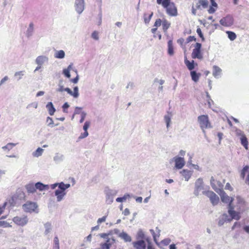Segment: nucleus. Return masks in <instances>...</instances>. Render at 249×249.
<instances>
[{
	"label": "nucleus",
	"mask_w": 249,
	"mask_h": 249,
	"mask_svg": "<svg viewBox=\"0 0 249 249\" xmlns=\"http://www.w3.org/2000/svg\"><path fill=\"white\" fill-rule=\"evenodd\" d=\"M236 199L237 204L233 206L231 204L228 208V213L232 219L239 220L240 218L239 212L244 210L245 202L240 197H237Z\"/></svg>",
	"instance_id": "f257e3e1"
},
{
	"label": "nucleus",
	"mask_w": 249,
	"mask_h": 249,
	"mask_svg": "<svg viewBox=\"0 0 249 249\" xmlns=\"http://www.w3.org/2000/svg\"><path fill=\"white\" fill-rule=\"evenodd\" d=\"M197 121L199 126L204 133H205V129L212 127L211 123L207 115H200L197 118Z\"/></svg>",
	"instance_id": "f03ea898"
},
{
	"label": "nucleus",
	"mask_w": 249,
	"mask_h": 249,
	"mask_svg": "<svg viewBox=\"0 0 249 249\" xmlns=\"http://www.w3.org/2000/svg\"><path fill=\"white\" fill-rule=\"evenodd\" d=\"M202 45L200 43H196L194 46L191 56L193 59H203V53L201 50Z\"/></svg>",
	"instance_id": "7ed1b4c3"
},
{
	"label": "nucleus",
	"mask_w": 249,
	"mask_h": 249,
	"mask_svg": "<svg viewBox=\"0 0 249 249\" xmlns=\"http://www.w3.org/2000/svg\"><path fill=\"white\" fill-rule=\"evenodd\" d=\"M24 211L27 213H32L35 212L36 213H38L37 209L38 205L36 202L27 201L25 204L22 206Z\"/></svg>",
	"instance_id": "20e7f679"
},
{
	"label": "nucleus",
	"mask_w": 249,
	"mask_h": 249,
	"mask_svg": "<svg viewBox=\"0 0 249 249\" xmlns=\"http://www.w3.org/2000/svg\"><path fill=\"white\" fill-rule=\"evenodd\" d=\"M167 14L170 17H176L178 15V9L174 2L171 1L163 7Z\"/></svg>",
	"instance_id": "39448f33"
},
{
	"label": "nucleus",
	"mask_w": 249,
	"mask_h": 249,
	"mask_svg": "<svg viewBox=\"0 0 249 249\" xmlns=\"http://www.w3.org/2000/svg\"><path fill=\"white\" fill-rule=\"evenodd\" d=\"M28 221L27 216L25 215L16 216L13 218V221L14 223L21 227L25 226L28 223Z\"/></svg>",
	"instance_id": "423d86ee"
},
{
	"label": "nucleus",
	"mask_w": 249,
	"mask_h": 249,
	"mask_svg": "<svg viewBox=\"0 0 249 249\" xmlns=\"http://www.w3.org/2000/svg\"><path fill=\"white\" fill-rule=\"evenodd\" d=\"M203 194L210 198V200L213 205H217L219 201V198L213 192L211 191H204Z\"/></svg>",
	"instance_id": "0eeeda50"
},
{
	"label": "nucleus",
	"mask_w": 249,
	"mask_h": 249,
	"mask_svg": "<svg viewBox=\"0 0 249 249\" xmlns=\"http://www.w3.org/2000/svg\"><path fill=\"white\" fill-rule=\"evenodd\" d=\"M57 186L58 187V189L55 190V195L57 196V201H60L62 199V182L52 184L51 188L55 189Z\"/></svg>",
	"instance_id": "6e6552de"
},
{
	"label": "nucleus",
	"mask_w": 249,
	"mask_h": 249,
	"mask_svg": "<svg viewBox=\"0 0 249 249\" xmlns=\"http://www.w3.org/2000/svg\"><path fill=\"white\" fill-rule=\"evenodd\" d=\"M233 18L232 16L227 15L221 18L220 21V24L224 27H230L233 24Z\"/></svg>",
	"instance_id": "1a4fd4ad"
},
{
	"label": "nucleus",
	"mask_w": 249,
	"mask_h": 249,
	"mask_svg": "<svg viewBox=\"0 0 249 249\" xmlns=\"http://www.w3.org/2000/svg\"><path fill=\"white\" fill-rule=\"evenodd\" d=\"M241 177L245 179L246 184L249 186V166L246 165L241 170L240 172Z\"/></svg>",
	"instance_id": "9d476101"
},
{
	"label": "nucleus",
	"mask_w": 249,
	"mask_h": 249,
	"mask_svg": "<svg viewBox=\"0 0 249 249\" xmlns=\"http://www.w3.org/2000/svg\"><path fill=\"white\" fill-rule=\"evenodd\" d=\"M132 245L135 249H145L146 243L144 240H140L133 242Z\"/></svg>",
	"instance_id": "9b49d317"
},
{
	"label": "nucleus",
	"mask_w": 249,
	"mask_h": 249,
	"mask_svg": "<svg viewBox=\"0 0 249 249\" xmlns=\"http://www.w3.org/2000/svg\"><path fill=\"white\" fill-rule=\"evenodd\" d=\"M75 7L76 11L81 13L84 9V0H75Z\"/></svg>",
	"instance_id": "f8f14e48"
},
{
	"label": "nucleus",
	"mask_w": 249,
	"mask_h": 249,
	"mask_svg": "<svg viewBox=\"0 0 249 249\" xmlns=\"http://www.w3.org/2000/svg\"><path fill=\"white\" fill-rule=\"evenodd\" d=\"M221 199L223 202L229 203L228 208H229V206L231 204L232 205V203L233 201V198L228 196L224 192H223L221 195Z\"/></svg>",
	"instance_id": "ddd939ff"
},
{
	"label": "nucleus",
	"mask_w": 249,
	"mask_h": 249,
	"mask_svg": "<svg viewBox=\"0 0 249 249\" xmlns=\"http://www.w3.org/2000/svg\"><path fill=\"white\" fill-rule=\"evenodd\" d=\"M174 159L176 168L180 169L184 166L185 162L183 158L175 157Z\"/></svg>",
	"instance_id": "4468645a"
},
{
	"label": "nucleus",
	"mask_w": 249,
	"mask_h": 249,
	"mask_svg": "<svg viewBox=\"0 0 249 249\" xmlns=\"http://www.w3.org/2000/svg\"><path fill=\"white\" fill-rule=\"evenodd\" d=\"M49 58L45 55H40L36 57V63L37 65H42L48 62Z\"/></svg>",
	"instance_id": "2eb2a0df"
},
{
	"label": "nucleus",
	"mask_w": 249,
	"mask_h": 249,
	"mask_svg": "<svg viewBox=\"0 0 249 249\" xmlns=\"http://www.w3.org/2000/svg\"><path fill=\"white\" fill-rule=\"evenodd\" d=\"M184 63L188 69L191 71H193L192 70L194 69L195 66L197 65V63H195L194 60L191 61L188 60L186 56L185 57Z\"/></svg>",
	"instance_id": "dca6fc26"
},
{
	"label": "nucleus",
	"mask_w": 249,
	"mask_h": 249,
	"mask_svg": "<svg viewBox=\"0 0 249 249\" xmlns=\"http://www.w3.org/2000/svg\"><path fill=\"white\" fill-rule=\"evenodd\" d=\"M90 124V122L89 121H86L84 125L83 126V129L85 131L83 133H82L81 134V135L79 137V139H83L87 137L88 136L89 133L88 132V129L89 127Z\"/></svg>",
	"instance_id": "f3484780"
},
{
	"label": "nucleus",
	"mask_w": 249,
	"mask_h": 249,
	"mask_svg": "<svg viewBox=\"0 0 249 249\" xmlns=\"http://www.w3.org/2000/svg\"><path fill=\"white\" fill-rule=\"evenodd\" d=\"M35 187H36V189H38L40 191L48 190L50 188L48 185L44 184L40 182L36 183L35 184Z\"/></svg>",
	"instance_id": "a211bd4d"
},
{
	"label": "nucleus",
	"mask_w": 249,
	"mask_h": 249,
	"mask_svg": "<svg viewBox=\"0 0 249 249\" xmlns=\"http://www.w3.org/2000/svg\"><path fill=\"white\" fill-rule=\"evenodd\" d=\"M64 90L67 91L69 94L73 96L74 98L78 97V96L79 95L78 89L77 87H74V88L73 89V92H72L71 90V89H70L69 88H66L64 89Z\"/></svg>",
	"instance_id": "6ab92c4d"
},
{
	"label": "nucleus",
	"mask_w": 249,
	"mask_h": 249,
	"mask_svg": "<svg viewBox=\"0 0 249 249\" xmlns=\"http://www.w3.org/2000/svg\"><path fill=\"white\" fill-rule=\"evenodd\" d=\"M46 107L50 115L52 116L54 114L55 109L52 102H48L46 105Z\"/></svg>",
	"instance_id": "aec40b11"
},
{
	"label": "nucleus",
	"mask_w": 249,
	"mask_h": 249,
	"mask_svg": "<svg viewBox=\"0 0 249 249\" xmlns=\"http://www.w3.org/2000/svg\"><path fill=\"white\" fill-rule=\"evenodd\" d=\"M182 176L185 178L186 181H188L192 176V172L187 169H183L180 172Z\"/></svg>",
	"instance_id": "412c9836"
},
{
	"label": "nucleus",
	"mask_w": 249,
	"mask_h": 249,
	"mask_svg": "<svg viewBox=\"0 0 249 249\" xmlns=\"http://www.w3.org/2000/svg\"><path fill=\"white\" fill-rule=\"evenodd\" d=\"M171 23L168 21L166 19H163L162 20V29L164 32H166L167 30L170 28Z\"/></svg>",
	"instance_id": "4be33fe9"
},
{
	"label": "nucleus",
	"mask_w": 249,
	"mask_h": 249,
	"mask_svg": "<svg viewBox=\"0 0 249 249\" xmlns=\"http://www.w3.org/2000/svg\"><path fill=\"white\" fill-rule=\"evenodd\" d=\"M190 75L193 81L195 82H198L199 79L201 76V74L200 73H197L196 71H191Z\"/></svg>",
	"instance_id": "5701e85b"
},
{
	"label": "nucleus",
	"mask_w": 249,
	"mask_h": 249,
	"mask_svg": "<svg viewBox=\"0 0 249 249\" xmlns=\"http://www.w3.org/2000/svg\"><path fill=\"white\" fill-rule=\"evenodd\" d=\"M168 53L169 55H173L174 54V46L172 40L168 41Z\"/></svg>",
	"instance_id": "b1692460"
},
{
	"label": "nucleus",
	"mask_w": 249,
	"mask_h": 249,
	"mask_svg": "<svg viewBox=\"0 0 249 249\" xmlns=\"http://www.w3.org/2000/svg\"><path fill=\"white\" fill-rule=\"evenodd\" d=\"M25 188L26 189L28 193H34L36 191V187H35V184L34 185L33 183L27 184L25 186Z\"/></svg>",
	"instance_id": "393cba45"
},
{
	"label": "nucleus",
	"mask_w": 249,
	"mask_h": 249,
	"mask_svg": "<svg viewBox=\"0 0 249 249\" xmlns=\"http://www.w3.org/2000/svg\"><path fill=\"white\" fill-rule=\"evenodd\" d=\"M208 5V1L207 0H199L196 5V9H200L202 6L203 8H206Z\"/></svg>",
	"instance_id": "a878e982"
},
{
	"label": "nucleus",
	"mask_w": 249,
	"mask_h": 249,
	"mask_svg": "<svg viewBox=\"0 0 249 249\" xmlns=\"http://www.w3.org/2000/svg\"><path fill=\"white\" fill-rule=\"evenodd\" d=\"M46 123L47 124V125L51 127H53L55 126L58 125V124L57 123H54V122L52 118L48 117L46 119Z\"/></svg>",
	"instance_id": "bb28decb"
},
{
	"label": "nucleus",
	"mask_w": 249,
	"mask_h": 249,
	"mask_svg": "<svg viewBox=\"0 0 249 249\" xmlns=\"http://www.w3.org/2000/svg\"><path fill=\"white\" fill-rule=\"evenodd\" d=\"M43 151V149L38 147L35 151L33 152L32 155L34 157H39L42 155Z\"/></svg>",
	"instance_id": "cd10ccee"
},
{
	"label": "nucleus",
	"mask_w": 249,
	"mask_h": 249,
	"mask_svg": "<svg viewBox=\"0 0 249 249\" xmlns=\"http://www.w3.org/2000/svg\"><path fill=\"white\" fill-rule=\"evenodd\" d=\"M34 32V24L31 22L30 23L28 28L26 31V35L28 37H30L32 36Z\"/></svg>",
	"instance_id": "c85d7f7f"
},
{
	"label": "nucleus",
	"mask_w": 249,
	"mask_h": 249,
	"mask_svg": "<svg viewBox=\"0 0 249 249\" xmlns=\"http://www.w3.org/2000/svg\"><path fill=\"white\" fill-rule=\"evenodd\" d=\"M121 237L125 242H130L131 241V237L126 233L122 232L120 235Z\"/></svg>",
	"instance_id": "c756f323"
},
{
	"label": "nucleus",
	"mask_w": 249,
	"mask_h": 249,
	"mask_svg": "<svg viewBox=\"0 0 249 249\" xmlns=\"http://www.w3.org/2000/svg\"><path fill=\"white\" fill-rule=\"evenodd\" d=\"M241 143L246 149H248V141L245 136H243L240 138Z\"/></svg>",
	"instance_id": "7c9ffc66"
},
{
	"label": "nucleus",
	"mask_w": 249,
	"mask_h": 249,
	"mask_svg": "<svg viewBox=\"0 0 249 249\" xmlns=\"http://www.w3.org/2000/svg\"><path fill=\"white\" fill-rule=\"evenodd\" d=\"M16 144L14 143L9 142L6 145L2 147V149L4 150L10 151L11 149L13 148V147L16 146Z\"/></svg>",
	"instance_id": "2f4dec72"
},
{
	"label": "nucleus",
	"mask_w": 249,
	"mask_h": 249,
	"mask_svg": "<svg viewBox=\"0 0 249 249\" xmlns=\"http://www.w3.org/2000/svg\"><path fill=\"white\" fill-rule=\"evenodd\" d=\"M171 1V0H157V4L161 5L163 8L166 6Z\"/></svg>",
	"instance_id": "473e14b6"
},
{
	"label": "nucleus",
	"mask_w": 249,
	"mask_h": 249,
	"mask_svg": "<svg viewBox=\"0 0 249 249\" xmlns=\"http://www.w3.org/2000/svg\"><path fill=\"white\" fill-rule=\"evenodd\" d=\"M136 238L139 240H143V239L145 238L144 233L142 230H140L138 231L136 235Z\"/></svg>",
	"instance_id": "72a5a7b5"
},
{
	"label": "nucleus",
	"mask_w": 249,
	"mask_h": 249,
	"mask_svg": "<svg viewBox=\"0 0 249 249\" xmlns=\"http://www.w3.org/2000/svg\"><path fill=\"white\" fill-rule=\"evenodd\" d=\"M226 34L228 35V38L231 41L235 40L236 38V35L235 33L231 31H227Z\"/></svg>",
	"instance_id": "f704fd0d"
},
{
	"label": "nucleus",
	"mask_w": 249,
	"mask_h": 249,
	"mask_svg": "<svg viewBox=\"0 0 249 249\" xmlns=\"http://www.w3.org/2000/svg\"><path fill=\"white\" fill-rule=\"evenodd\" d=\"M44 227L45 228V233L47 234L50 233L52 230L51 224L49 223H47L44 225Z\"/></svg>",
	"instance_id": "c9c22d12"
},
{
	"label": "nucleus",
	"mask_w": 249,
	"mask_h": 249,
	"mask_svg": "<svg viewBox=\"0 0 249 249\" xmlns=\"http://www.w3.org/2000/svg\"><path fill=\"white\" fill-rule=\"evenodd\" d=\"M203 183V180L202 178H198L196 182V188L197 191H198L199 189H201L202 187V185Z\"/></svg>",
	"instance_id": "e433bc0d"
},
{
	"label": "nucleus",
	"mask_w": 249,
	"mask_h": 249,
	"mask_svg": "<svg viewBox=\"0 0 249 249\" xmlns=\"http://www.w3.org/2000/svg\"><path fill=\"white\" fill-rule=\"evenodd\" d=\"M38 103L37 102H34L29 104H28L26 107L27 109H29L31 108H37L38 107Z\"/></svg>",
	"instance_id": "4c0bfd02"
},
{
	"label": "nucleus",
	"mask_w": 249,
	"mask_h": 249,
	"mask_svg": "<svg viewBox=\"0 0 249 249\" xmlns=\"http://www.w3.org/2000/svg\"><path fill=\"white\" fill-rule=\"evenodd\" d=\"M23 75L24 73L23 71H19L15 72L14 76L17 78L18 80H19L22 78Z\"/></svg>",
	"instance_id": "58836bf2"
},
{
	"label": "nucleus",
	"mask_w": 249,
	"mask_h": 249,
	"mask_svg": "<svg viewBox=\"0 0 249 249\" xmlns=\"http://www.w3.org/2000/svg\"><path fill=\"white\" fill-rule=\"evenodd\" d=\"M54 57L57 58H62V50L55 51Z\"/></svg>",
	"instance_id": "ea45409f"
},
{
	"label": "nucleus",
	"mask_w": 249,
	"mask_h": 249,
	"mask_svg": "<svg viewBox=\"0 0 249 249\" xmlns=\"http://www.w3.org/2000/svg\"><path fill=\"white\" fill-rule=\"evenodd\" d=\"M12 226L10 225L8 223L4 221H0V227H11Z\"/></svg>",
	"instance_id": "a19ab883"
},
{
	"label": "nucleus",
	"mask_w": 249,
	"mask_h": 249,
	"mask_svg": "<svg viewBox=\"0 0 249 249\" xmlns=\"http://www.w3.org/2000/svg\"><path fill=\"white\" fill-rule=\"evenodd\" d=\"M153 16V13H151V14L149 15L148 16L146 15H144V20L145 23H148L151 18L152 16Z\"/></svg>",
	"instance_id": "79ce46f5"
},
{
	"label": "nucleus",
	"mask_w": 249,
	"mask_h": 249,
	"mask_svg": "<svg viewBox=\"0 0 249 249\" xmlns=\"http://www.w3.org/2000/svg\"><path fill=\"white\" fill-rule=\"evenodd\" d=\"M62 155L60 154L57 153L54 157L53 160L56 162H59L60 161Z\"/></svg>",
	"instance_id": "37998d69"
},
{
	"label": "nucleus",
	"mask_w": 249,
	"mask_h": 249,
	"mask_svg": "<svg viewBox=\"0 0 249 249\" xmlns=\"http://www.w3.org/2000/svg\"><path fill=\"white\" fill-rule=\"evenodd\" d=\"M111 243H102L101 244V247L102 249H109Z\"/></svg>",
	"instance_id": "c03bdc74"
},
{
	"label": "nucleus",
	"mask_w": 249,
	"mask_h": 249,
	"mask_svg": "<svg viewBox=\"0 0 249 249\" xmlns=\"http://www.w3.org/2000/svg\"><path fill=\"white\" fill-rule=\"evenodd\" d=\"M71 68V66H70L68 67V69L63 70V73L65 74V75L66 77H67L68 78L70 77V71H71V70H70Z\"/></svg>",
	"instance_id": "a18cd8bd"
},
{
	"label": "nucleus",
	"mask_w": 249,
	"mask_h": 249,
	"mask_svg": "<svg viewBox=\"0 0 249 249\" xmlns=\"http://www.w3.org/2000/svg\"><path fill=\"white\" fill-rule=\"evenodd\" d=\"M196 33L198 34L199 36L201 38L202 41H204V37L200 28H198L196 30Z\"/></svg>",
	"instance_id": "49530a36"
},
{
	"label": "nucleus",
	"mask_w": 249,
	"mask_h": 249,
	"mask_svg": "<svg viewBox=\"0 0 249 249\" xmlns=\"http://www.w3.org/2000/svg\"><path fill=\"white\" fill-rule=\"evenodd\" d=\"M145 241L147 243V249H154V248L153 247V245L149 238H146Z\"/></svg>",
	"instance_id": "de8ad7c7"
},
{
	"label": "nucleus",
	"mask_w": 249,
	"mask_h": 249,
	"mask_svg": "<svg viewBox=\"0 0 249 249\" xmlns=\"http://www.w3.org/2000/svg\"><path fill=\"white\" fill-rule=\"evenodd\" d=\"M210 182L214 190H216V187L215 185V182H216V181L215 180L213 177H211Z\"/></svg>",
	"instance_id": "09e8293b"
},
{
	"label": "nucleus",
	"mask_w": 249,
	"mask_h": 249,
	"mask_svg": "<svg viewBox=\"0 0 249 249\" xmlns=\"http://www.w3.org/2000/svg\"><path fill=\"white\" fill-rule=\"evenodd\" d=\"M193 41H196V38L194 36H189L186 39V43H188Z\"/></svg>",
	"instance_id": "8fccbe9b"
},
{
	"label": "nucleus",
	"mask_w": 249,
	"mask_h": 249,
	"mask_svg": "<svg viewBox=\"0 0 249 249\" xmlns=\"http://www.w3.org/2000/svg\"><path fill=\"white\" fill-rule=\"evenodd\" d=\"M161 25H162V20L160 18L157 19L155 22L154 26L157 28Z\"/></svg>",
	"instance_id": "3c124183"
},
{
	"label": "nucleus",
	"mask_w": 249,
	"mask_h": 249,
	"mask_svg": "<svg viewBox=\"0 0 249 249\" xmlns=\"http://www.w3.org/2000/svg\"><path fill=\"white\" fill-rule=\"evenodd\" d=\"M91 37L95 40H98V32L96 31H94L91 34Z\"/></svg>",
	"instance_id": "603ef678"
},
{
	"label": "nucleus",
	"mask_w": 249,
	"mask_h": 249,
	"mask_svg": "<svg viewBox=\"0 0 249 249\" xmlns=\"http://www.w3.org/2000/svg\"><path fill=\"white\" fill-rule=\"evenodd\" d=\"M164 120L166 123L167 127H168L169 126V124L171 121V118L168 115H165L164 116Z\"/></svg>",
	"instance_id": "864d4df0"
},
{
	"label": "nucleus",
	"mask_w": 249,
	"mask_h": 249,
	"mask_svg": "<svg viewBox=\"0 0 249 249\" xmlns=\"http://www.w3.org/2000/svg\"><path fill=\"white\" fill-rule=\"evenodd\" d=\"M240 226H241L240 223L238 222H236L234 223V224H233V225L231 227V230H233L236 228H239V227H240Z\"/></svg>",
	"instance_id": "5fc2aeb1"
},
{
	"label": "nucleus",
	"mask_w": 249,
	"mask_h": 249,
	"mask_svg": "<svg viewBox=\"0 0 249 249\" xmlns=\"http://www.w3.org/2000/svg\"><path fill=\"white\" fill-rule=\"evenodd\" d=\"M216 10V7H214L213 6H210L208 9V12L210 14H213L215 12Z\"/></svg>",
	"instance_id": "6e6d98bb"
},
{
	"label": "nucleus",
	"mask_w": 249,
	"mask_h": 249,
	"mask_svg": "<svg viewBox=\"0 0 249 249\" xmlns=\"http://www.w3.org/2000/svg\"><path fill=\"white\" fill-rule=\"evenodd\" d=\"M126 199V197L125 196L121 197H118L116 198V201L118 202H122L123 201H124Z\"/></svg>",
	"instance_id": "4d7b16f0"
},
{
	"label": "nucleus",
	"mask_w": 249,
	"mask_h": 249,
	"mask_svg": "<svg viewBox=\"0 0 249 249\" xmlns=\"http://www.w3.org/2000/svg\"><path fill=\"white\" fill-rule=\"evenodd\" d=\"M225 189L229 190H230L231 191L233 190V188L231 187V185L230 183H226V184L225 185Z\"/></svg>",
	"instance_id": "13d9d810"
},
{
	"label": "nucleus",
	"mask_w": 249,
	"mask_h": 249,
	"mask_svg": "<svg viewBox=\"0 0 249 249\" xmlns=\"http://www.w3.org/2000/svg\"><path fill=\"white\" fill-rule=\"evenodd\" d=\"M170 242V240L169 239H164L161 241V243H162L164 245L167 246Z\"/></svg>",
	"instance_id": "bf43d9fd"
},
{
	"label": "nucleus",
	"mask_w": 249,
	"mask_h": 249,
	"mask_svg": "<svg viewBox=\"0 0 249 249\" xmlns=\"http://www.w3.org/2000/svg\"><path fill=\"white\" fill-rule=\"evenodd\" d=\"M75 73H76V77L75 78L71 79V81L72 82H73V83H77L78 80V75L77 73H76V72H75Z\"/></svg>",
	"instance_id": "052dcab7"
},
{
	"label": "nucleus",
	"mask_w": 249,
	"mask_h": 249,
	"mask_svg": "<svg viewBox=\"0 0 249 249\" xmlns=\"http://www.w3.org/2000/svg\"><path fill=\"white\" fill-rule=\"evenodd\" d=\"M177 42L182 46L184 43V39L183 38H180L177 40Z\"/></svg>",
	"instance_id": "680f3d73"
},
{
	"label": "nucleus",
	"mask_w": 249,
	"mask_h": 249,
	"mask_svg": "<svg viewBox=\"0 0 249 249\" xmlns=\"http://www.w3.org/2000/svg\"><path fill=\"white\" fill-rule=\"evenodd\" d=\"M9 78L7 76H4L0 81V84H3L5 81L8 80Z\"/></svg>",
	"instance_id": "e2e57ef3"
},
{
	"label": "nucleus",
	"mask_w": 249,
	"mask_h": 249,
	"mask_svg": "<svg viewBox=\"0 0 249 249\" xmlns=\"http://www.w3.org/2000/svg\"><path fill=\"white\" fill-rule=\"evenodd\" d=\"M106 216H103L101 218H100L98 219V223H102V222H104L106 221Z\"/></svg>",
	"instance_id": "0e129e2a"
},
{
	"label": "nucleus",
	"mask_w": 249,
	"mask_h": 249,
	"mask_svg": "<svg viewBox=\"0 0 249 249\" xmlns=\"http://www.w3.org/2000/svg\"><path fill=\"white\" fill-rule=\"evenodd\" d=\"M6 204H7V203L5 202L4 203L2 207H1L0 206V215L3 213L4 210L5 208V206L6 205Z\"/></svg>",
	"instance_id": "69168bd1"
},
{
	"label": "nucleus",
	"mask_w": 249,
	"mask_h": 249,
	"mask_svg": "<svg viewBox=\"0 0 249 249\" xmlns=\"http://www.w3.org/2000/svg\"><path fill=\"white\" fill-rule=\"evenodd\" d=\"M86 113H82V114H81V119L80 120V123H82L84 122V120H85V118L86 117Z\"/></svg>",
	"instance_id": "338daca9"
},
{
	"label": "nucleus",
	"mask_w": 249,
	"mask_h": 249,
	"mask_svg": "<svg viewBox=\"0 0 249 249\" xmlns=\"http://www.w3.org/2000/svg\"><path fill=\"white\" fill-rule=\"evenodd\" d=\"M54 246H59L58 239L57 237L54 238Z\"/></svg>",
	"instance_id": "774afa93"
}]
</instances>
